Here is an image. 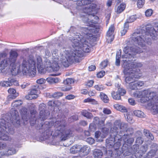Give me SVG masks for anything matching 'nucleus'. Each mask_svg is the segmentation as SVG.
Here are the masks:
<instances>
[{"mask_svg": "<svg viewBox=\"0 0 158 158\" xmlns=\"http://www.w3.org/2000/svg\"><path fill=\"white\" fill-rule=\"evenodd\" d=\"M81 30V35L77 34L78 35L69 38L72 46L76 48L75 49L73 50L65 49L60 53L61 61L65 67H68L70 64L74 62H79L78 58L83 56V52L89 53L90 52V48L96 40L95 36L90 33L94 31V28L83 27Z\"/></svg>", "mask_w": 158, "mask_h": 158, "instance_id": "obj_1", "label": "nucleus"}, {"mask_svg": "<svg viewBox=\"0 0 158 158\" xmlns=\"http://www.w3.org/2000/svg\"><path fill=\"white\" fill-rule=\"evenodd\" d=\"M58 50H55L52 52V63L50 60L46 59L44 63L42 56L38 54L35 57L30 55L27 57L24 58L20 65V68L24 75H28L34 77L36 72V67L37 66L38 72L41 74H44L46 72L45 68H51L54 71H58L60 67L58 64L61 63V55L60 61L59 60Z\"/></svg>", "mask_w": 158, "mask_h": 158, "instance_id": "obj_2", "label": "nucleus"}, {"mask_svg": "<svg viewBox=\"0 0 158 158\" xmlns=\"http://www.w3.org/2000/svg\"><path fill=\"white\" fill-rule=\"evenodd\" d=\"M125 54L123 55L122 58L123 61V66L124 69L123 71L125 73H136V71H139L136 68H140L143 66L141 62H135L136 55L141 52L140 49L134 45L131 47L127 46L123 49Z\"/></svg>", "mask_w": 158, "mask_h": 158, "instance_id": "obj_3", "label": "nucleus"}, {"mask_svg": "<svg viewBox=\"0 0 158 158\" xmlns=\"http://www.w3.org/2000/svg\"><path fill=\"white\" fill-rule=\"evenodd\" d=\"M146 31L144 29L141 30L139 33L135 32L132 35L133 41L140 46L143 47L146 46V44L150 45L152 40L149 37L154 35L156 31L154 27L151 25H148L146 27Z\"/></svg>", "mask_w": 158, "mask_h": 158, "instance_id": "obj_4", "label": "nucleus"}, {"mask_svg": "<svg viewBox=\"0 0 158 158\" xmlns=\"http://www.w3.org/2000/svg\"><path fill=\"white\" fill-rule=\"evenodd\" d=\"M134 96L140 98V102L144 103L147 102L148 106H156V103H158V94L156 92L150 91L149 89H146L141 91H135L133 94Z\"/></svg>", "mask_w": 158, "mask_h": 158, "instance_id": "obj_5", "label": "nucleus"}, {"mask_svg": "<svg viewBox=\"0 0 158 158\" xmlns=\"http://www.w3.org/2000/svg\"><path fill=\"white\" fill-rule=\"evenodd\" d=\"M55 125L56 128L53 135L57 136L61 134V140H65L73 136V132L71 130L69 129H66V123L64 120L56 121Z\"/></svg>", "mask_w": 158, "mask_h": 158, "instance_id": "obj_6", "label": "nucleus"}, {"mask_svg": "<svg viewBox=\"0 0 158 158\" xmlns=\"http://www.w3.org/2000/svg\"><path fill=\"white\" fill-rule=\"evenodd\" d=\"M10 123H8L7 126L6 125V121L3 119H0V139L6 141L9 139L7 133L12 134L14 132V129L10 127Z\"/></svg>", "mask_w": 158, "mask_h": 158, "instance_id": "obj_7", "label": "nucleus"}, {"mask_svg": "<svg viewBox=\"0 0 158 158\" xmlns=\"http://www.w3.org/2000/svg\"><path fill=\"white\" fill-rule=\"evenodd\" d=\"M118 128L121 130L120 131H127V124L121 122L120 120H117L114 123L113 127L111 128L110 132L113 134V136H115L118 131Z\"/></svg>", "mask_w": 158, "mask_h": 158, "instance_id": "obj_8", "label": "nucleus"}, {"mask_svg": "<svg viewBox=\"0 0 158 158\" xmlns=\"http://www.w3.org/2000/svg\"><path fill=\"white\" fill-rule=\"evenodd\" d=\"M10 114L11 116V119L9 120L8 119L5 120L6 121V125L7 126V124L10 123V125H9L10 127H12L13 128V126L11 124L12 123L13 125H14L16 127H18L20 125V121L19 117V115L18 112L15 110H14H14L12 109L10 111Z\"/></svg>", "mask_w": 158, "mask_h": 158, "instance_id": "obj_9", "label": "nucleus"}, {"mask_svg": "<svg viewBox=\"0 0 158 158\" xmlns=\"http://www.w3.org/2000/svg\"><path fill=\"white\" fill-rule=\"evenodd\" d=\"M46 105L44 103L40 104L39 106L40 110L39 118L41 121H44L47 118L50 114V113L47 111L45 110Z\"/></svg>", "mask_w": 158, "mask_h": 158, "instance_id": "obj_10", "label": "nucleus"}, {"mask_svg": "<svg viewBox=\"0 0 158 158\" xmlns=\"http://www.w3.org/2000/svg\"><path fill=\"white\" fill-rule=\"evenodd\" d=\"M17 150L14 146H10L7 149L6 151H3L0 152V158L4 156H8L15 154Z\"/></svg>", "mask_w": 158, "mask_h": 158, "instance_id": "obj_11", "label": "nucleus"}, {"mask_svg": "<svg viewBox=\"0 0 158 158\" xmlns=\"http://www.w3.org/2000/svg\"><path fill=\"white\" fill-rule=\"evenodd\" d=\"M13 85L17 86L18 85V81L13 78H9L8 81H2L0 82V85L4 87H8L11 86Z\"/></svg>", "mask_w": 158, "mask_h": 158, "instance_id": "obj_12", "label": "nucleus"}, {"mask_svg": "<svg viewBox=\"0 0 158 158\" xmlns=\"http://www.w3.org/2000/svg\"><path fill=\"white\" fill-rule=\"evenodd\" d=\"M114 30V26L113 25H111L109 27L106 34V38L108 43L111 42L114 39L113 33Z\"/></svg>", "mask_w": 158, "mask_h": 158, "instance_id": "obj_13", "label": "nucleus"}, {"mask_svg": "<svg viewBox=\"0 0 158 158\" xmlns=\"http://www.w3.org/2000/svg\"><path fill=\"white\" fill-rule=\"evenodd\" d=\"M38 90L37 89L33 88L31 89L28 94L25 96V98L28 100L35 99L38 97Z\"/></svg>", "mask_w": 158, "mask_h": 158, "instance_id": "obj_14", "label": "nucleus"}, {"mask_svg": "<svg viewBox=\"0 0 158 158\" xmlns=\"http://www.w3.org/2000/svg\"><path fill=\"white\" fill-rule=\"evenodd\" d=\"M123 72L125 74L128 75V76H127L125 78V82L127 83H128L129 84H130V83L134 81H135V79L137 77V75L136 74V73H125L124 72Z\"/></svg>", "mask_w": 158, "mask_h": 158, "instance_id": "obj_15", "label": "nucleus"}, {"mask_svg": "<svg viewBox=\"0 0 158 158\" xmlns=\"http://www.w3.org/2000/svg\"><path fill=\"white\" fill-rule=\"evenodd\" d=\"M18 56L17 52L14 51H11L10 53V58H8L12 64V66L15 65V63Z\"/></svg>", "mask_w": 158, "mask_h": 158, "instance_id": "obj_16", "label": "nucleus"}, {"mask_svg": "<svg viewBox=\"0 0 158 158\" xmlns=\"http://www.w3.org/2000/svg\"><path fill=\"white\" fill-rule=\"evenodd\" d=\"M9 64L10 66H12L13 67L14 66H12V64L11 63L9 59L7 58L2 60L0 64V70L2 71L5 67H7Z\"/></svg>", "mask_w": 158, "mask_h": 158, "instance_id": "obj_17", "label": "nucleus"}, {"mask_svg": "<svg viewBox=\"0 0 158 158\" xmlns=\"http://www.w3.org/2000/svg\"><path fill=\"white\" fill-rule=\"evenodd\" d=\"M8 92L10 94L7 97L9 100L16 98L19 95L18 93H16V90L13 88H10L8 90Z\"/></svg>", "mask_w": 158, "mask_h": 158, "instance_id": "obj_18", "label": "nucleus"}, {"mask_svg": "<svg viewBox=\"0 0 158 158\" xmlns=\"http://www.w3.org/2000/svg\"><path fill=\"white\" fill-rule=\"evenodd\" d=\"M121 140H123L125 143L129 144H131L134 141L133 138H130L129 135L124 134L121 138Z\"/></svg>", "mask_w": 158, "mask_h": 158, "instance_id": "obj_19", "label": "nucleus"}, {"mask_svg": "<svg viewBox=\"0 0 158 158\" xmlns=\"http://www.w3.org/2000/svg\"><path fill=\"white\" fill-rule=\"evenodd\" d=\"M22 104L23 101L21 100H15L12 103L11 106L13 107V108H12L11 110L13 109L14 111L15 109H18Z\"/></svg>", "mask_w": 158, "mask_h": 158, "instance_id": "obj_20", "label": "nucleus"}, {"mask_svg": "<svg viewBox=\"0 0 158 158\" xmlns=\"http://www.w3.org/2000/svg\"><path fill=\"white\" fill-rule=\"evenodd\" d=\"M81 145L76 144L73 146L70 149V152L74 154L80 152Z\"/></svg>", "mask_w": 158, "mask_h": 158, "instance_id": "obj_21", "label": "nucleus"}, {"mask_svg": "<svg viewBox=\"0 0 158 158\" xmlns=\"http://www.w3.org/2000/svg\"><path fill=\"white\" fill-rule=\"evenodd\" d=\"M27 109L24 107H23L20 110L21 114L22 115V118L26 121L28 120V116H27Z\"/></svg>", "mask_w": 158, "mask_h": 158, "instance_id": "obj_22", "label": "nucleus"}, {"mask_svg": "<svg viewBox=\"0 0 158 158\" xmlns=\"http://www.w3.org/2000/svg\"><path fill=\"white\" fill-rule=\"evenodd\" d=\"M80 152L85 153V155H87L89 153L90 151V148L88 146L85 145L81 146V145Z\"/></svg>", "mask_w": 158, "mask_h": 158, "instance_id": "obj_23", "label": "nucleus"}, {"mask_svg": "<svg viewBox=\"0 0 158 158\" xmlns=\"http://www.w3.org/2000/svg\"><path fill=\"white\" fill-rule=\"evenodd\" d=\"M77 6H81L90 4L91 1L90 0H77Z\"/></svg>", "mask_w": 158, "mask_h": 158, "instance_id": "obj_24", "label": "nucleus"}, {"mask_svg": "<svg viewBox=\"0 0 158 158\" xmlns=\"http://www.w3.org/2000/svg\"><path fill=\"white\" fill-rule=\"evenodd\" d=\"M114 108L117 110L123 112H126L127 110L125 107L119 104H116L114 106Z\"/></svg>", "mask_w": 158, "mask_h": 158, "instance_id": "obj_25", "label": "nucleus"}, {"mask_svg": "<svg viewBox=\"0 0 158 158\" xmlns=\"http://www.w3.org/2000/svg\"><path fill=\"white\" fill-rule=\"evenodd\" d=\"M31 117L30 118L31 120V123L34 124L35 123L36 119L35 116L36 115L37 112L35 110H33L30 111Z\"/></svg>", "mask_w": 158, "mask_h": 158, "instance_id": "obj_26", "label": "nucleus"}, {"mask_svg": "<svg viewBox=\"0 0 158 158\" xmlns=\"http://www.w3.org/2000/svg\"><path fill=\"white\" fill-rule=\"evenodd\" d=\"M93 155L96 158H101L103 155V153L101 150L95 149L94 150Z\"/></svg>", "mask_w": 158, "mask_h": 158, "instance_id": "obj_27", "label": "nucleus"}, {"mask_svg": "<svg viewBox=\"0 0 158 158\" xmlns=\"http://www.w3.org/2000/svg\"><path fill=\"white\" fill-rule=\"evenodd\" d=\"M143 133L144 135L148 139L152 140L154 139V136L149 131L144 129L143 130Z\"/></svg>", "mask_w": 158, "mask_h": 158, "instance_id": "obj_28", "label": "nucleus"}, {"mask_svg": "<svg viewBox=\"0 0 158 158\" xmlns=\"http://www.w3.org/2000/svg\"><path fill=\"white\" fill-rule=\"evenodd\" d=\"M126 7V5L123 3L118 6L117 9H116V11L118 13H120L123 12Z\"/></svg>", "mask_w": 158, "mask_h": 158, "instance_id": "obj_29", "label": "nucleus"}, {"mask_svg": "<svg viewBox=\"0 0 158 158\" xmlns=\"http://www.w3.org/2000/svg\"><path fill=\"white\" fill-rule=\"evenodd\" d=\"M100 97L101 99L104 102L107 103L109 102V98L107 96L103 93L101 92L100 93Z\"/></svg>", "mask_w": 158, "mask_h": 158, "instance_id": "obj_30", "label": "nucleus"}, {"mask_svg": "<svg viewBox=\"0 0 158 158\" xmlns=\"http://www.w3.org/2000/svg\"><path fill=\"white\" fill-rule=\"evenodd\" d=\"M133 113L135 115L138 117L142 118L144 117V113L140 110H135L134 111Z\"/></svg>", "mask_w": 158, "mask_h": 158, "instance_id": "obj_31", "label": "nucleus"}, {"mask_svg": "<svg viewBox=\"0 0 158 158\" xmlns=\"http://www.w3.org/2000/svg\"><path fill=\"white\" fill-rule=\"evenodd\" d=\"M47 81L49 83L52 84L54 83H57L58 82L59 80L58 78H54L52 77H49L46 79Z\"/></svg>", "mask_w": 158, "mask_h": 158, "instance_id": "obj_32", "label": "nucleus"}, {"mask_svg": "<svg viewBox=\"0 0 158 158\" xmlns=\"http://www.w3.org/2000/svg\"><path fill=\"white\" fill-rule=\"evenodd\" d=\"M112 98L116 100H119L121 98L120 95L118 92H115L114 91H112L111 93Z\"/></svg>", "mask_w": 158, "mask_h": 158, "instance_id": "obj_33", "label": "nucleus"}, {"mask_svg": "<svg viewBox=\"0 0 158 158\" xmlns=\"http://www.w3.org/2000/svg\"><path fill=\"white\" fill-rule=\"evenodd\" d=\"M81 114L83 116L88 118H91L93 117L92 114L85 110L82 111Z\"/></svg>", "mask_w": 158, "mask_h": 158, "instance_id": "obj_34", "label": "nucleus"}, {"mask_svg": "<svg viewBox=\"0 0 158 158\" xmlns=\"http://www.w3.org/2000/svg\"><path fill=\"white\" fill-rule=\"evenodd\" d=\"M120 52H118L116 53V58L115 64L117 66H119L120 64V55L121 53V50H119Z\"/></svg>", "mask_w": 158, "mask_h": 158, "instance_id": "obj_35", "label": "nucleus"}, {"mask_svg": "<svg viewBox=\"0 0 158 158\" xmlns=\"http://www.w3.org/2000/svg\"><path fill=\"white\" fill-rule=\"evenodd\" d=\"M128 24L127 23H125L123 29L121 31L122 35H125L128 29Z\"/></svg>", "mask_w": 158, "mask_h": 158, "instance_id": "obj_36", "label": "nucleus"}, {"mask_svg": "<svg viewBox=\"0 0 158 158\" xmlns=\"http://www.w3.org/2000/svg\"><path fill=\"white\" fill-rule=\"evenodd\" d=\"M84 102H90L93 104H96L97 103V102L95 99L89 98L85 99Z\"/></svg>", "mask_w": 158, "mask_h": 158, "instance_id": "obj_37", "label": "nucleus"}, {"mask_svg": "<svg viewBox=\"0 0 158 158\" xmlns=\"http://www.w3.org/2000/svg\"><path fill=\"white\" fill-rule=\"evenodd\" d=\"M136 83L135 82H133L130 84L128 85V87L130 89L133 90H135L136 89H138L137 85L136 84Z\"/></svg>", "mask_w": 158, "mask_h": 158, "instance_id": "obj_38", "label": "nucleus"}, {"mask_svg": "<svg viewBox=\"0 0 158 158\" xmlns=\"http://www.w3.org/2000/svg\"><path fill=\"white\" fill-rule=\"evenodd\" d=\"M136 18L135 15H132L127 19V22L126 23L128 24V23L133 22L136 19Z\"/></svg>", "mask_w": 158, "mask_h": 158, "instance_id": "obj_39", "label": "nucleus"}, {"mask_svg": "<svg viewBox=\"0 0 158 158\" xmlns=\"http://www.w3.org/2000/svg\"><path fill=\"white\" fill-rule=\"evenodd\" d=\"M108 60H105L103 61L100 64V68L101 69H103L106 68L108 64Z\"/></svg>", "mask_w": 158, "mask_h": 158, "instance_id": "obj_40", "label": "nucleus"}, {"mask_svg": "<svg viewBox=\"0 0 158 158\" xmlns=\"http://www.w3.org/2000/svg\"><path fill=\"white\" fill-rule=\"evenodd\" d=\"M63 94L60 92H56L53 93L52 95V97L54 98H58L62 96Z\"/></svg>", "mask_w": 158, "mask_h": 158, "instance_id": "obj_41", "label": "nucleus"}, {"mask_svg": "<svg viewBox=\"0 0 158 158\" xmlns=\"http://www.w3.org/2000/svg\"><path fill=\"white\" fill-rule=\"evenodd\" d=\"M74 82L72 78H67L64 81V83L65 85H70Z\"/></svg>", "mask_w": 158, "mask_h": 158, "instance_id": "obj_42", "label": "nucleus"}, {"mask_svg": "<svg viewBox=\"0 0 158 158\" xmlns=\"http://www.w3.org/2000/svg\"><path fill=\"white\" fill-rule=\"evenodd\" d=\"M118 92L120 95H124L126 93V90L123 88H118Z\"/></svg>", "mask_w": 158, "mask_h": 158, "instance_id": "obj_43", "label": "nucleus"}, {"mask_svg": "<svg viewBox=\"0 0 158 158\" xmlns=\"http://www.w3.org/2000/svg\"><path fill=\"white\" fill-rule=\"evenodd\" d=\"M145 0H138L137 5L139 8L142 7L144 4Z\"/></svg>", "mask_w": 158, "mask_h": 158, "instance_id": "obj_44", "label": "nucleus"}, {"mask_svg": "<svg viewBox=\"0 0 158 158\" xmlns=\"http://www.w3.org/2000/svg\"><path fill=\"white\" fill-rule=\"evenodd\" d=\"M95 88L98 91H100L103 90L104 89V87L102 85H97L94 86Z\"/></svg>", "mask_w": 158, "mask_h": 158, "instance_id": "obj_45", "label": "nucleus"}, {"mask_svg": "<svg viewBox=\"0 0 158 158\" xmlns=\"http://www.w3.org/2000/svg\"><path fill=\"white\" fill-rule=\"evenodd\" d=\"M153 13V11L151 9L147 10L145 12V15L147 17L151 16Z\"/></svg>", "mask_w": 158, "mask_h": 158, "instance_id": "obj_46", "label": "nucleus"}, {"mask_svg": "<svg viewBox=\"0 0 158 158\" xmlns=\"http://www.w3.org/2000/svg\"><path fill=\"white\" fill-rule=\"evenodd\" d=\"M135 82L136 83V84L137 85L138 89L140 87H142L143 86L144 84V82L142 81H135Z\"/></svg>", "mask_w": 158, "mask_h": 158, "instance_id": "obj_47", "label": "nucleus"}, {"mask_svg": "<svg viewBox=\"0 0 158 158\" xmlns=\"http://www.w3.org/2000/svg\"><path fill=\"white\" fill-rule=\"evenodd\" d=\"M156 154L155 151L154 150H152L148 153V156H149V158L150 157H152L154 156Z\"/></svg>", "mask_w": 158, "mask_h": 158, "instance_id": "obj_48", "label": "nucleus"}, {"mask_svg": "<svg viewBox=\"0 0 158 158\" xmlns=\"http://www.w3.org/2000/svg\"><path fill=\"white\" fill-rule=\"evenodd\" d=\"M91 6V5L90 6ZM91 7L90 6H86L83 9V10L84 12L86 13H88L89 12H90L91 10Z\"/></svg>", "mask_w": 158, "mask_h": 158, "instance_id": "obj_49", "label": "nucleus"}, {"mask_svg": "<svg viewBox=\"0 0 158 158\" xmlns=\"http://www.w3.org/2000/svg\"><path fill=\"white\" fill-rule=\"evenodd\" d=\"M105 74V73L104 71H102L97 74V76L98 78H101Z\"/></svg>", "mask_w": 158, "mask_h": 158, "instance_id": "obj_50", "label": "nucleus"}, {"mask_svg": "<svg viewBox=\"0 0 158 158\" xmlns=\"http://www.w3.org/2000/svg\"><path fill=\"white\" fill-rule=\"evenodd\" d=\"M46 81V80L44 78H40L38 79L36 81V82L38 84H41L44 83Z\"/></svg>", "mask_w": 158, "mask_h": 158, "instance_id": "obj_51", "label": "nucleus"}, {"mask_svg": "<svg viewBox=\"0 0 158 158\" xmlns=\"http://www.w3.org/2000/svg\"><path fill=\"white\" fill-rule=\"evenodd\" d=\"M136 142L139 144H142L143 142V138L140 137H138L136 139Z\"/></svg>", "mask_w": 158, "mask_h": 158, "instance_id": "obj_52", "label": "nucleus"}, {"mask_svg": "<svg viewBox=\"0 0 158 158\" xmlns=\"http://www.w3.org/2000/svg\"><path fill=\"white\" fill-rule=\"evenodd\" d=\"M86 142L89 144H92L94 143V140L93 138L90 137L87 139Z\"/></svg>", "mask_w": 158, "mask_h": 158, "instance_id": "obj_53", "label": "nucleus"}, {"mask_svg": "<svg viewBox=\"0 0 158 158\" xmlns=\"http://www.w3.org/2000/svg\"><path fill=\"white\" fill-rule=\"evenodd\" d=\"M103 112L105 114H110L111 113L110 110L107 108H104Z\"/></svg>", "mask_w": 158, "mask_h": 158, "instance_id": "obj_54", "label": "nucleus"}, {"mask_svg": "<svg viewBox=\"0 0 158 158\" xmlns=\"http://www.w3.org/2000/svg\"><path fill=\"white\" fill-rule=\"evenodd\" d=\"M154 112H156L158 113V103H156V106H153L152 108Z\"/></svg>", "mask_w": 158, "mask_h": 158, "instance_id": "obj_55", "label": "nucleus"}, {"mask_svg": "<svg viewBox=\"0 0 158 158\" xmlns=\"http://www.w3.org/2000/svg\"><path fill=\"white\" fill-rule=\"evenodd\" d=\"M129 102L131 105H134L135 104V100L132 98H130L128 100Z\"/></svg>", "mask_w": 158, "mask_h": 158, "instance_id": "obj_56", "label": "nucleus"}, {"mask_svg": "<svg viewBox=\"0 0 158 158\" xmlns=\"http://www.w3.org/2000/svg\"><path fill=\"white\" fill-rule=\"evenodd\" d=\"M6 147V145L5 143H2L0 142V150L3 149Z\"/></svg>", "mask_w": 158, "mask_h": 158, "instance_id": "obj_57", "label": "nucleus"}, {"mask_svg": "<svg viewBox=\"0 0 158 158\" xmlns=\"http://www.w3.org/2000/svg\"><path fill=\"white\" fill-rule=\"evenodd\" d=\"M48 105L49 106H51L52 107L56 105L55 102L53 101H50L48 102Z\"/></svg>", "mask_w": 158, "mask_h": 158, "instance_id": "obj_58", "label": "nucleus"}, {"mask_svg": "<svg viewBox=\"0 0 158 158\" xmlns=\"http://www.w3.org/2000/svg\"><path fill=\"white\" fill-rule=\"evenodd\" d=\"M75 97L73 95L70 94L67 96L65 98L68 100H71L74 98Z\"/></svg>", "mask_w": 158, "mask_h": 158, "instance_id": "obj_59", "label": "nucleus"}, {"mask_svg": "<svg viewBox=\"0 0 158 158\" xmlns=\"http://www.w3.org/2000/svg\"><path fill=\"white\" fill-rule=\"evenodd\" d=\"M71 89V87H62L61 89V90L64 91H67L70 90Z\"/></svg>", "mask_w": 158, "mask_h": 158, "instance_id": "obj_60", "label": "nucleus"}, {"mask_svg": "<svg viewBox=\"0 0 158 158\" xmlns=\"http://www.w3.org/2000/svg\"><path fill=\"white\" fill-rule=\"evenodd\" d=\"M96 69V66L94 65H91L89 67V71H93Z\"/></svg>", "mask_w": 158, "mask_h": 158, "instance_id": "obj_61", "label": "nucleus"}, {"mask_svg": "<svg viewBox=\"0 0 158 158\" xmlns=\"http://www.w3.org/2000/svg\"><path fill=\"white\" fill-rule=\"evenodd\" d=\"M45 55L47 57H49L51 55V54L50 52L48 49H46L45 51Z\"/></svg>", "mask_w": 158, "mask_h": 158, "instance_id": "obj_62", "label": "nucleus"}, {"mask_svg": "<svg viewBox=\"0 0 158 158\" xmlns=\"http://www.w3.org/2000/svg\"><path fill=\"white\" fill-rule=\"evenodd\" d=\"M94 83V82L93 81L90 80L87 83V85L89 87H91L93 85Z\"/></svg>", "mask_w": 158, "mask_h": 158, "instance_id": "obj_63", "label": "nucleus"}, {"mask_svg": "<svg viewBox=\"0 0 158 158\" xmlns=\"http://www.w3.org/2000/svg\"><path fill=\"white\" fill-rule=\"evenodd\" d=\"M101 132L99 131H97L95 133V137L97 138H98L100 136Z\"/></svg>", "mask_w": 158, "mask_h": 158, "instance_id": "obj_64", "label": "nucleus"}]
</instances>
